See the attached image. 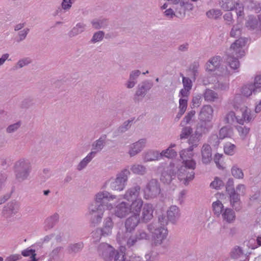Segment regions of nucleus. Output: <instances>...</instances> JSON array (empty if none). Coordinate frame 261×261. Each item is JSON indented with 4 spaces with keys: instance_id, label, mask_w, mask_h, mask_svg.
Masks as SVG:
<instances>
[{
    "instance_id": "nucleus-1",
    "label": "nucleus",
    "mask_w": 261,
    "mask_h": 261,
    "mask_svg": "<svg viewBox=\"0 0 261 261\" xmlns=\"http://www.w3.org/2000/svg\"><path fill=\"white\" fill-rule=\"evenodd\" d=\"M116 198L106 191L98 192L95 196L94 200L89 206V217L91 224H98L102 219L105 210H110L113 207L109 202Z\"/></svg>"
},
{
    "instance_id": "nucleus-2",
    "label": "nucleus",
    "mask_w": 261,
    "mask_h": 261,
    "mask_svg": "<svg viewBox=\"0 0 261 261\" xmlns=\"http://www.w3.org/2000/svg\"><path fill=\"white\" fill-rule=\"evenodd\" d=\"M233 108L236 111L229 112L225 117L226 123L232 124L235 121L243 125L244 122H249L252 119L251 110L242 104H234Z\"/></svg>"
},
{
    "instance_id": "nucleus-3",
    "label": "nucleus",
    "mask_w": 261,
    "mask_h": 261,
    "mask_svg": "<svg viewBox=\"0 0 261 261\" xmlns=\"http://www.w3.org/2000/svg\"><path fill=\"white\" fill-rule=\"evenodd\" d=\"M125 247L121 246L119 250H115L107 243H101L97 247L99 256L105 261H123L125 255Z\"/></svg>"
},
{
    "instance_id": "nucleus-4",
    "label": "nucleus",
    "mask_w": 261,
    "mask_h": 261,
    "mask_svg": "<svg viewBox=\"0 0 261 261\" xmlns=\"http://www.w3.org/2000/svg\"><path fill=\"white\" fill-rule=\"evenodd\" d=\"M13 171L16 180L19 182L29 179L32 171V165L29 159L21 158L15 162Z\"/></svg>"
},
{
    "instance_id": "nucleus-5",
    "label": "nucleus",
    "mask_w": 261,
    "mask_h": 261,
    "mask_svg": "<svg viewBox=\"0 0 261 261\" xmlns=\"http://www.w3.org/2000/svg\"><path fill=\"white\" fill-rule=\"evenodd\" d=\"M147 229L152 234L153 244L154 246L161 245L167 237V229L162 226H158L156 223H151L148 224Z\"/></svg>"
},
{
    "instance_id": "nucleus-6",
    "label": "nucleus",
    "mask_w": 261,
    "mask_h": 261,
    "mask_svg": "<svg viewBox=\"0 0 261 261\" xmlns=\"http://www.w3.org/2000/svg\"><path fill=\"white\" fill-rule=\"evenodd\" d=\"M160 184L158 179L152 178L146 184L143 189L144 197L146 199L156 197L161 193Z\"/></svg>"
},
{
    "instance_id": "nucleus-7",
    "label": "nucleus",
    "mask_w": 261,
    "mask_h": 261,
    "mask_svg": "<svg viewBox=\"0 0 261 261\" xmlns=\"http://www.w3.org/2000/svg\"><path fill=\"white\" fill-rule=\"evenodd\" d=\"M114 226L112 219L110 217L106 218L103 222V226L101 228L97 229L92 232V237L95 239L94 242L99 241L101 236L106 237L112 233V230Z\"/></svg>"
},
{
    "instance_id": "nucleus-8",
    "label": "nucleus",
    "mask_w": 261,
    "mask_h": 261,
    "mask_svg": "<svg viewBox=\"0 0 261 261\" xmlns=\"http://www.w3.org/2000/svg\"><path fill=\"white\" fill-rule=\"evenodd\" d=\"M247 43V39L245 38H240L236 40L230 46L227 51V56H231L237 58H241L245 55V51L243 47Z\"/></svg>"
},
{
    "instance_id": "nucleus-9",
    "label": "nucleus",
    "mask_w": 261,
    "mask_h": 261,
    "mask_svg": "<svg viewBox=\"0 0 261 261\" xmlns=\"http://www.w3.org/2000/svg\"><path fill=\"white\" fill-rule=\"evenodd\" d=\"M20 208V202L16 200H12L7 203L3 208L2 216L7 220H10L12 217L19 213Z\"/></svg>"
},
{
    "instance_id": "nucleus-10",
    "label": "nucleus",
    "mask_w": 261,
    "mask_h": 261,
    "mask_svg": "<svg viewBox=\"0 0 261 261\" xmlns=\"http://www.w3.org/2000/svg\"><path fill=\"white\" fill-rule=\"evenodd\" d=\"M261 91V75L256 74L254 79L253 83L248 84L243 87L242 90V94L246 97H249L252 93Z\"/></svg>"
},
{
    "instance_id": "nucleus-11",
    "label": "nucleus",
    "mask_w": 261,
    "mask_h": 261,
    "mask_svg": "<svg viewBox=\"0 0 261 261\" xmlns=\"http://www.w3.org/2000/svg\"><path fill=\"white\" fill-rule=\"evenodd\" d=\"M130 174V172L127 169H124L119 174L115 181L111 184L112 189L116 191H122L125 187L126 182L127 180L128 175Z\"/></svg>"
},
{
    "instance_id": "nucleus-12",
    "label": "nucleus",
    "mask_w": 261,
    "mask_h": 261,
    "mask_svg": "<svg viewBox=\"0 0 261 261\" xmlns=\"http://www.w3.org/2000/svg\"><path fill=\"white\" fill-rule=\"evenodd\" d=\"M177 167L174 163L170 164L164 169L160 179L164 184H169L176 176Z\"/></svg>"
},
{
    "instance_id": "nucleus-13",
    "label": "nucleus",
    "mask_w": 261,
    "mask_h": 261,
    "mask_svg": "<svg viewBox=\"0 0 261 261\" xmlns=\"http://www.w3.org/2000/svg\"><path fill=\"white\" fill-rule=\"evenodd\" d=\"M149 235L145 230L140 229L137 230L135 234H132L128 238L125 248H130L134 246L136 243L139 241L143 240H148L149 239Z\"/></svg>"
},
{
    "instance_id": "nucleus-14",
    "label": "nucleus",
    "mask_w": 261,
    "mask_h": 261,
    "mask_svg": "<svg viewBox=\"0 0 261 261\" xmlns=\"http://www.w3.org/2000/svg\"><path fill=\"white\" fill-rule=\"evenodd\" d=\"M153 83L148 80H146L138 85L137 90L136 92L134 100L135 101H139V97L141 99L145 97L146 93L152 87Z\"/></svg>"
},
{
    "instance_id": "nucleus-15",
    "label": "nucleus",
    "mask_w": 261,
    "mask_h": 261,
    "mask_svg": "<svg viewBox=\"0 0 261 261\" xmlns=\"http://www.w3.org/2000/svg\"><path fill=\"white\" fill-rule=\"evenodd\" d=\"M130 212V204L123 201L119 203L114 209L115 215L120 218L125 217Z\"/></svg>"
},
{
    "instance_id": "nucleus-16",
    "label": "nucleus",
    "mask_w": 261,
    "mask_h": 261,
    "mask_svg": "<svg viewBox=\"0 0 261 261\" xmlns=\"http://www.w3.org/2000/svg\"><path fill=\"white\" fill-rule=\"evenodd\" d=\"M197 123L196 134L197 136H201L202 134L207 133L213 127L211 120L199 119Z\"/></svg>"
},
{
    "instance_id": "nucleus-17",
    "label": "nucleus",
    "mask_w": 261,
    "mask_h": 261,
    "mask_svg": "<svg viewBox=\"0 0 261 261\" xmlns=\"http://www.w3.org/2000/svg\"><path fill=\"white\" fill-rule=\"evenodd\" d=\"M153 208L151 204H145L142 210V215L140 218L142 222L147 223L153 218Z\"/></svg>"
},
{
    "instance_id": "nucleus-18",
    "label": "nucleus",
    "mask_w": 261,
    "mask_h": 261,
    "mask_svg": "<svg viewBox=\"0 0 261 261\" xmlns=\"http://www.w3.org/2000/svg\"><path fill=\"white\" fill-rule=\"evenodd\" d=\"M139 215H133L128 218L125 222V227L126 232L134 231L140 222Z\"/></svg>"
},
{
    "instance_id": "nucleus-19",
    "label": "nucleus",
    "mask_w": 261,
    "mask_h": 261,
    "mask_svg": "<svg viewBox=\"0 0 261 261\" xmlns=\"http://www.w3.org/2000/svg\"><path fill=\"white\" fill-rule=\"evenodd\" d=\"M182 161L183 165L180 166V171H185L186 169L190 170V172L189 173L190 175L188 177V178L189 179H193L195 177V172L194 170L195 169L196 166V162L192 159H186Z\"/></svg>"
},
{
    "instance_id": "nucleus-20",
    "label": "nucleus",
    "mask_w": 261,
    "mask_h": 261,
    "mask_svg": "<svg viewBox=\"0 0 261 261\" xmlns=\"http://www.w3.org/2000/svg\"><path fill=\"white\" fill-rule=\"evenodd\" d=\"M59 215L57 213L47 217L44 222V230L46 231L53 228L59 222Z\"/></svg>"
},
{
    "instance_id": "nucleus-21",
    "label": "nucleus",
    "mask_w": 261,
    "mask_h": 261,
    "mask_svg": "<svg viewBox=\"0 0 261 261\" xmlns=\"http://www.w3.org/2000/svg\"><path fill=\"white\" fill-rule=\"evenodd\" d=\"M141 187L137 184L128 189L124 195V198L128 201L136 200L140 194Z\"/></svg>"
},
{
    "instance_id": "nucleus-22",
    "label": "nucleus",
    "mask_w": 261,
    "mask_h": 261,
    "mask_svg": "<svg viewBox=\"0 0 261 261\" xmlns=\"http://www.w3.org/2000/svg\"><path fill=\"white\" fill-rule=\"evenodd\" d=\"M146 139L145 138L141 139L137 142L133 143L129 150V154L130 156H133L139 153L145 146Z\"/></svg>"
},
{
    "instance_id": "nucleus-23",
    "label": "nucleus",
    "mask_w": 261,
    "mask_h": 261,
    "mask_svg": "<svg viewBox=\"0 0 261 261\" xmlns=\"http://www.w3.org/2000/svg\"><path fill=\"white\" fill-rule=\"evenodd\" d=\"M214 110L210 105L203 106L199 113L198 119L212 120Z\"/></svg>"
},
{
    "instance_id": "nucleus-24",
    "label": "nucleus",
    "mask_w": 261,
    "mask_h": 261,
    "mask_svg": "<svg viewBox=\"0 0 261 261\" xmlns=\"http://www.w3.org/2000/svg\"><path fill=\"white\" fill-rule=\"evenodd\" d=\"M168 220L175 223L180 216L179 208L176 205H171L167 212Z\"/></svg>"
},
{
    "instance_id": "nucleus-25",
    "label": "nucleus",
    "mask_w": 261,
    "mask_h": 261,
    "mask_svg": "<svg viewBox=\"0 0 261 261\" xmlns=\"http://www.w3.org/2000/svg\"><path fill=\"white\" fill-rule=\"evenodd\" d=\"M229 195L230 204L232 207L236 211H239L242 208L240 195L236 191L228 194Z\"/></svg>"
},
{
    "instance_id": "nucleus-26",
    "label": "nucleus",
    "mask_w": 261,
    "mask_h": 261,
    "mask_svg": "<svg viewBox=\"0 0 261 261\" xmlns=\"http://www.w3.org/2000/svg\"><path fill=\"white\" fill-rule=\"evenodd\" d=\"M84 247V245L82 242L70 243L67 247L66 250L69 254L74 256L77 253H80L83 249Z\"/></svg>"
},
{
    "instance_id": "nucleus-27",
    "label": "nucleus",
    "mask_w": 261,
    "mask_h": 261,
    "mask_svg": "<svg viewBox=\"0 0 261 261\" xmlns=\"http://www.w3.org/2000/svg\"><path fill=\"white\" fill-rule=\"evenodd\" d=\"M202 161L203 164H207L212 160V149L208 144H204L201 148Z\"/></svg>"
},
{
    "instance_id": "nucleus-28",
    "label": "nucleus",
    "mask_w": 261,
    "mask_h": 261,
    "mask_svg": "<svg viewBox=\"0 0 261 261\" xmlns=\"http://www.w3.org/2000/svg\"><path fill=\"white\" fill-rule=\"evenodd\" d=\"M134 119L135 118L134 117L131 118V119L124 121L121 125L119 126L117 129L114 131L113 137H116L128 130Z\"/></svg>"
},
{
    "instance_id": "nucleus-29",
    "label": "nucleus",
    "mask_w": 261,
    "mask_h": 261,
    "mask_svg": "<svg viewBox=\"0 0 261 261\" xmlns=\"http://www.w3.org/2000/svg\"><path fill=\"white\" fill-rule=\"evenodd\" d=\"M93 28L99 30L106 28L109 24V20L105 18H95L91 21Z\"/></svg>"
},
{
    "instance_id": "nucleus-30",
    "label": "nucleus",
    "mask_w": 261,
    "mask_h": 261,
    "mask_svg": "<svg viewBox=\"0 0 261 261\" xmlns=\"http://www.w3.org/2000/svg\"><path fill=\"white\" fill-rule=\"evenodd\" d=\"M107 138L106 135H102L98 139L94 142L92 145V150L91 152H96V154L100 151L105 146L106 139Z\"/></svg>"
},
{
    "instance_id": "nucleus-31",
    "label": "nucleus",
    "mask_w": 261,
    "mask_h": 261,
    "mask_svg": "<svg viewBox=\"0 0 261 261\" xmlns=\"http://www.w3.org/2000/svg\"><path fill=\"white\" fill-rule=\"evenodd\" d=\"M95 155L96 152H90L79 163L77 166V170L81 171L86 168L87 165L92 161Z\"/></svg>"
},
{
    "instance_id": "nucleus-32",
    "label": "nucleus",
    "mask_w": 261,
    "mask_h": 261,
    "mask_svg": "<svg viewBox=\"0 0 261 261\" xmlns=\"http://www.w3.org/2000/svg\"><path fill=\"white\" fill-rule=\"evenodd\" d=\"M86 24L79 22L77 23L75 27H74L68 33L69 37H74L82 32H83L86 28Z\"/></svg>"
},
{
    "instance_id": "nucleus-33",
    "label": "nucleus",
    "mask_w": 261,
    "mask_h": 261,
    "mask_svg": "<svg viewBox=\"0 0 261 261\" xmlns=\"http://www.w3.org/2000/svg\"><path fill=\"white\" fill-rule=\"evenodd\" d=\"M222 216L224 220L227 223H232L236 218V215L234 211L229 208H226L222 213Z\"/></svg>"
},
{
    "instance_id": "nucleus-34",
    "label": "nucleus",
    "mask_w": 261,
    "mask_h": 261,
    "mask_svg": "<svg viewBox=\"0 0 261 261\" xmlns=\"http://www.w3.org/2000/svg\"><path fill=\"white\" fill-rule=\"evenodd\" d=\"M161 157L160 153L158 151L149 150L144 154L143 160L145 162H148L158 160Z\"/></svg>"
},
{
    "instance_id": "nucleus-35",
    "label": "nucleus",
    "mask_w": 261,
    "mask_h": 261,
    "mask_svg": "<svg viewBox=\"0 0 261 261\" xmlns=\"http://www.w3.org/2000/svg\"><path fill=\"white\" fill-rule=\"evenodd\" d=\"M132 203L130 204L131 212H133L134 215H139L142 207L143 206V200L141 199L134 200Z\"/></svg>"
},
{
    "instance_id": "nucleus-36",
    "label": "nucleus",
    "mask_w": 261,
    "mask_h": 261,
    "mask_svg": "<svg viewBox=\"0 0 261 261\" xmlns=\"http://www.w3.org/2000/svg\"><path fill=\"white\" fill-rule=\"evenodd\" d=\"M190 172V170H189L188 169H186L185 171H180V167L177 169V177L178 179L180 181L184 180L185 181V185H187L189 181L192 180L193 179H189L188 177L190 175L189 173Z\"/></svg>"
},
{
    "instance_id": "nucleus-37",
    "label": "nucleus",
    "mask_w": 261,
    "mask_h": 261,
    "mask_svg": "<svg viewBox=\"0 0 261 261\" xmlns=\"http://www.w3.org/2000/svg\"><path fill=\"white\" fill-rule=\"evenodd\" d=\"M237 57L227 56L226 59L227 64L231 69L236 70L240 67V62Z\"/></svg>"
},
{
    "instance_id": "nucleus-38",
    "label": "nucleus",
    "mask_w": 261,
    "mask_h": 261,
    "mask_svg": "<svg viewBox=\"0 0 261 261\" xmlns=\"http://www.w3.org/2000/svg\"><path fill=\"white\" fill-rule=\"evenodd\" d=\"M175 146V144H171L170 146L166 149L163 150L160 153V156H165L168 158H173L177 155L176 152L172 149Z\"/></svg>"
},
{
    "instance_id": "nucleus-39",
    "label": "nucleus",
    "mask_w": 261,
    "mask_h": 261,
    "mask_svg": "<svg viewBox=\"0 0 261 261\" xmlns=\"http://www.w3.org/2000/svg\"><path fill=\"white\" fill-rule=\"evenodd\" d=\"M130 170L133 173L140 175H143L147 172L146 168L144 166L140 164L132 165L130 167Z\"/></svg>"
},
{
    "instance_id": "nucleus-40",
    "label": "nucleus",
    "mask_w": 261,
    "mask_h": 261,
    "mask_svg": "<svg viewBox=\"0 0 261 261\" xmlns=\"http://www.w3.org/2000/svg\"><path fill=\"white\" fill-rule=\"evenodd\" d=\"M231 173L235 178L243 179L244 178V173L242 170L237 165H234L231 167Z\"/></svg>"
},
{
    "instance_id": "nucleus-41",
    "label": "nucleus",
    "mask_w": 261,
    "mask_h": 261,
    "mask_svg": "<svg viewBox=\"0 0 261 261\" xmlns=\"http://www.w3.org/2000/svg\"><path fill=\"white\" fill-rule=\"evenodd\" d=\"M242 34V25L240 23L234 25L230 32V36L231 37H239Z\"/></svg>"
},
{
    "instance_id": "nucleus-42",
    "label": "nucleus",
    "mask_w": 261,
    "mask_h": 261,
    "mask_svg": "<svg viewBox=\"0 0 261 261\" xmlns=\"http://www.w3.org/2000/svg\"><path fill=\"white\" fill-rule=\"evenodd\" d=\"M206 16L210 19H217L222 15L220 10L212 9L206 13Z\"/></svg>"
},
{
    "instance_id": "nucleus-43",
    "label": "nucleus",
    "mask_w": 261,
    "mask_h": 261,
    "mask_svg": "<svg viewBox=\"0 0 261 261\" xmlns=\"http://www.w3.org/2000/svg\"><path fill=\"white\" fill-rule=\"evenodd\" d=\"M258 25V20L254 16H249L248 19L246 22V26L249 29L254 30L257 28Z\"/></svg>"
},
{
    "instance_id": "nucleus-44",
    "label": "nucleus",
    "mask_w": 261,
    "mask_h": 261,
    "mask_svg": "<svg viewBox=\"0 0 261 261\" xmlns=\"http://www.w3.org/2000/svg\"><path fill=\"white\" fill-rule=\"evenodd\" d=\"M223 204L219 200H217L213 203L214 212L217 216H219L223 213Z\"/></svg>"
},
{
    "instance_id": "nucleus-45",
    "label": "nucleus",
    "mask_w": 261,
    "mask_h": 261,
    "mask_svg": "<svg viewBox=\"0 0 261 261\" xmlns=\"http://www.w3.org/2000/svg\"><path fill=\"white\" fill-rule=\"evenodd\" d=\"M204 97L205 100L214 101L215 99L218 98V94L213 90L207 89L204 94Z\"/></svg>"
},
{
    "instance_id": "nucleus-46",
    "label": "nucleus",
    "mask_w": 261,
    "mask_h": 261,
    "mask_svg": "<svg viewBox=\"0 0 261 261\" xmlns=\"http://www.w3.org/2000/svg\"><path fill=\"white\" fill-rule=\"evenodd\" d=\"M105 36V32L102 31H98L93 34L90 40L91 43H95L102 41Z\"/></svg>"
},
{
    "instance_id": "nucleus-47",
    "label": "nucleus",
    "mask_w": 261,
    "mask_h": 261,
    "mask_svg": "<svg viewBox=\"0 0 261 261\" xmlns=\"http://www.w3.org/2000/svg\"><path fill=\"white\" fill-rule=\"evenodd\" d=\"M243 254V251L241 247L236 246L231 250L230 255L231 258L236 259L240 257Z\"/></svg>"
},
{
    "instance_id": "nucleus-48",
    "label": "nucleus",
    "mask_w": 261,
    "mask_h": 261,
    "mask_svg": "<svg viewBox=\"0 0 261 261\" xmlns=\"http://www.w3.org/2000/svg\"><path fill=\"white\" fill-rule=\"evenodd\" d=\"M234 2L232 0H222L221 2V7L225 11H232Z\"/></svg>"
},
{
    "instance_id": "nucleus-49",
    "label": "nucleus",
    "mask_w": 261,
    "mask_h": 261,
    "mask_svg": "<svg viewBox=\"0 0 261 261\" xmlns=\"http://www.w3.org/2000/svg\"><path fill=\"white\" fill-rule=\"evenodd\" d=\"M224 186V182L218 177H216L214 179V180L212 181L210 184V187L216 190L220 189L222 187Z\"/></svg>"
},
{
    "instance_id": "nucleus-50",
    "label": "nucleus",
    "mask_w": 261,
    "mask_h": 261,
    "mask_svg": "<svg viewBox=\"0 0 261 261\" xmlns=\"http://www.w3.org/2000/svg\"><path fill=\"white\" fill-rule=\"evenodd\" d=\"M195 113L196 112L194 110H191L189 112L181 121L180 125L184 126L189 123L191 120L192 118L195 115Z\"/></svg>"
},
{
    "instance_id": "nucleus-51",
    "label": "nucleus",
    "mask_w": 261,
    "mask_h": 261,
    "mask_svg": "<svg viewBox=\"0 0 261 261\" xmlns=\"http://www.w3.org/2000/svg\"><path fill=\"white\" fill-rule=\"evenodd\" d=\"M233 5L234 7H233V10H236L238 16H242L244 13V6L243 4L238 1L234 2Z\"/></svg>"
},
{
    "instance_id": "nucleus-52",
    "label": "nucleus",
    "mask_w": 261,
    "mask_h": 261,
    "mask_svg": "<svg viewBox=\"0 0 261 261\" xmlns=\"http://www.w3.org/2000/svg\"><path fill=\"white\" fill-rule=\"evenodd\" d=\"M199 67V62L197 61H194L190 67V70L192 72L194 80L196 79V77L198 75V69Z\"/></svg>"
},
{
    "instance_id": "nucleus-53",
    "label": "nucleus",
    "mask_w": 261,
    "mask_h": 261,
    "mask_svg": "<svg viewBox=\"0 0 261 261\" xmlns=\"http://www.w3.org/2000/svg\"><path fill=\"white\" fill-rule=\"evenodd\" d=\"M192 133V128L190 126L184 127L180 135L181 139L188 138Z\"/></svg>"
},
{
    "instance_id": "nucleus-54",
    "label": "nucleus",
    "mask_w": 261,
    "mask_h": 261,
    "mask_svg": "<svg viewBox=\"0 0 261 261\" xmlns=\"http://www.w3.org/2000/svg\"><path fill=\"white\" fill-rule=\"evenodd\" d=\"M35 104L34 99L32 98L24 99L21 103L20 107L22 109H28Z\"/></svg>"
},
{
    "instance_id": "nucleus-55",
    "label": "nucleus",
    "mask_w": 261,
    "mask_h": 261,
    "mask_svg": "<svg viewBox=\"0 0 261 261\" xmlns=\"http://www.w3.org/2000/svg\"><path fill=\"white\" fill-rule=\"evenodd\" d=\"M21 124V121H19L16 123L10 125L6 128V132L10 134L16 132L20 127Z\"/></svg>"
},
{
    "instance_id": "nucleus-56",
    "label": "nucleus",
    "mask_w": 261,
    "mask_h": 261,
    "mask_svg": "<svg viewBox=\"0 0 261 261\" xmlns=\"http://www.w3.org/2000/svg\"><path fill=\"white\" fill-rule=\"evenodd\" d=\"M225 187L227 194L231 192H234L235 189L234 188V181L233 178H230L228 179Z\"/></svg>"
},
{
    "instance_id": "nucleus-57",
    "label": "nucleus",
    "mask_w": 261,
    "mask_h": 261,
    "mask_svg": "<svg viewBox=\"0 0 261 261\" xmlns=\"http://www.w3.org/2000/svg\"><path fill=\"white\" fill-rule=\"evenodd\" d=\"M63 249V247L61 246L57 247L55 249H54L49 254V256L52 259H56L58 257H59V255L60 253Z\"/></svg>"
},
{
    "instance_id": "nucleus-58",
    "label": "nucleus",
    "mask_w": 261,
    "mask_h": 261,
    "mask_svg": "<svg viewBox=\"0 0 261 261\" xmlns=\"http://www.w3.org/2000/svg\"><path fill=\"white\" fill-rule=\"evenodd\" d=\"M235 148L236 146L234 144H229L224 146V151L226 154L232 155L234 153Z\"/></svg>"
},
{
    "instance_id": "nucleus-59",
    "label": "nucleus",
    "mask_w": 261,
    "mask_h": 261,
    "mask_svg": "<svg viewBox=\"0 0 261 261\" xmlns=\"http://www.w3.org/2000/svg\"><path fill=\"white\" fill-rule=\"evenodd\" d=\"M219 136L217 134H212L209 139V142L214 146H218L220 143Z\"/></svg>"
},
{
    "instance_id": "nucleus-60",
    "label": "nucleus",
    "mask_w": 261,
    "mask_h": 261,
    "mask_svg": "<svg viewBox=\"0 0 261 261\" xmlns=\"http://www.w3.org/2000/svg\"><path fill=\"white\" fill-rule=\"evenodd\" d=\"M201 136L196 135V134L194 135H191L189 139V144L195 146V147H196L198 145L199 138Z\"/></svg>"
},
{
    "instance_id": "nucleus-61",
    "label": "nucleus",
    "mask_w": 261,
    "mask_h": 261,
    "mask_svg": "<svg viewBox=\"0 0 261 261\" xmlns=\"http://www.w3.org/2000/svg\"><path fill=\"white\" fill-rule=\"evenodd\" d=\"M180 75L182 77V84L184 88L188 89V90H191L192 87L191 80L188 77L184 76L182 74H180Z\"/></svg>"
},
{
    "instance_id": "nucleus-62",
    "label": "nucleus",
    "mask_w": 261,
    "mask_h": 261,
    "mask_svg": "<svg viewBox=\"0 0 261 261\" xmlns=\"http://www.w3.org/2000/svg\"><path fill=\"white\" fill-rule=\"evenodd\" d=\"M21 255L23 256H31L32 259L36 258L35 250L33 249L27 248L21 252Z\"/></svg>"
},
{
    "instance_id": "nucleus-63",
    "label": "nucleus",
    "mask_w": 261,
    "mask_h": 261,
    "mask_svg": "<svg viewBox=\"0 0 261 261\" xmlns=\"http://www.w3.org/2000/svg\"><path fill=\"white\" fill-rule=\"evenodd\" d=\"M29 32L30 29L29 28H25L22 31H19L18 32L19 39L17 40V42H19L24 40Z\"/></svg>"
},
{
    "instance_id": "nucleus-64",
    "label": "nucleus",
    "mask_w": 261,
    "mask_h": 261,
    "mask_svg": "<svg viewBox=\"0 0 261 261\" xmlns=\"http://www.w3.org/2000/svg\"><path fill=\"white\" fill-rule=\"evenodd\" d=\"M193 156V153H190L188 151L184 149L180 152V156L182 160H191Z\"/></svg>"
}]
</instances>
